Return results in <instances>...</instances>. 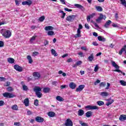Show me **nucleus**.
Returning a JSON list of instances; mask_svg holds the SVG:
<instances>
[{
  "label": "nucleus",
  "instance_id": "f257e3e1",
  "mask_svg": "<svg viewBox=\"0 0 126 126\" xmlns=\"http://www.w3.org/2000/svg\"><path fill=\"white\" fill-rule=\"evenodd\" d=\"M1 34L6 38H10V37H11V32H10L9 30L2 29L1 31Z\"/></svg>",
  "mask_w": 126,
  "mask_h": 126
},
{
  "label": "nucleus",
  "instance_id": "f03ea898",
  "mask_svg": "<svg viewBox=\"0 0 126 126\" xmlns=\"http://www.w3.org/2000/svg\"><path fill=\"white\" fill-rule=\"evenodd\" d=\"M2 95L4 98H8L9 99L15 97V95L14 94L8 92L3 93Z\"/></svg>",
  "mask_w": 126,
  "mask_h": 126
},
{
  "label": "nucleus",
  "instance_id": "7ed1b4c3",
  "mask_svg": "<svg viewBox=\"0 0 126 126\" xmlns=\"http://www.w3.org/2000/svg\"><path fill=\"white\" fill-rule=\"evenodd\" d=\"M102 19H106V16L101 14L99 17L95 20L97 23H101V21H102Z\"/></svg>",
  "mask_w": 126,
  "mask_h": 126
},
{
  "label": "nucleus",
  "instance_id": "20e7f679",
  "mask_svg": "<svg viewBox=\"0 0 126 126\" xmlns=\"http://www.w3.org/2000/svg\"><path fill=\"white\" fill-rule=\"evenodd\" d=\"M65 126H73V123L70 120V119H67L65 122Z\"/></svg>",
  "mask_w": 126,
  "mask_h": 126
},
{
  "label": "nucleus",
  "instance_id": "39448f33",
  "mask_svg": "<svg viewBox=\"0 0 126 126\" xmlns=\"http://www.w3.org/2000/svg\"><path fill=\"white\" fill-rule=\"evenodd\" d=\"M86 109H88L89 110H98L99 108L97 106H91L88 105L85 107Z\"/></svg>",
  "mask_w": 126,
  "mask_h": 126
},
{
  "label": "nucleus",
  "instance_id": "423d86ee",
  "mask_svg": "<svg viewBox=\"0 0 126 126\" xmlns=\"http://www.w3.org/2000/svg\"><path fill=\"white\" fill-rule=\"evenodd\" d=\"M74 18H75V16L73 15H70L66 18V20L67 21H70V22H72L73 20H74Z\"/></svg>",
  "mask_w": 126,
  "mask_h": 126
},
{
  "label": "nucleus",
  "instance_id": "0eeeda50",
  "mask_svg": "<svg viewBox=\"0 0 126 126\" xmlns=\"http://www.w3.org/2000/svg\"><path fill=\"white\" fill-rule=\"evenodd\" d=\"M14 68L17 70V71H19V72H21V71L23 70L22 67L18 65H14Z\"/></svg>",
  "mask_w": 126,
  "mask_h": 126
},
{
  "label": "nucleus",
  "instance_id": "6e6552de",
  "mask_svg": "<svg viewBox=\"0 0 126 126\" xmlns=\"http://www.w3.org/2000/svg\"><path fill=\"white\" fill-rule=\"evenodd\" d=\"M74 7H76V8H79V9H81L82 11H84V10H85L84 7L79 4H74Z\"/></svg>",
  "mask_w": 126,
  "mask_h": 126
},
{
  "label": "nucleus",
  "instance_id": "1a4fd4ad",
  "mask_svg": "<svg viewBox=\"0 0 126 126\" xmlns=\"http://www.w3.org/2000/svg\"><path fill=\"white\" fill-rule=\"evenodd\" d=\"M84 87H85V86L84 85H80L78 88H76V92H80V91H82V90L84 89Z\"/></svg>",
  "mask_w": 126,
  "mask_h": 126
},
{
  "label": "nucleus",
  "instance_id": "9d476101",
  "mask_svg": "<svg viewBox=\"0 0 126 126\" xmlns=\"http://www.w3.org/2000/svg\"><path fill=\"white\" fill-rule=\"evenodd\" d=\"M22 4H23V5H31V4H32V1L30 0H28L23 1Z\"/></svg>",
  "mask_w": 126,
  "mask_h": 126
},
{
  "label": "nucleus",
  "instance_id": "9b49d317",
  "mask_svg": "<svg viewBox=\"0 0 126 126\" xmlns=\"http://www.w3.org/2000/svg\"><path fill=\"white\" fill-rule=\"evenodd\" d=\"M35 121L37 123H43V122H44V118L37 116L35 118Z\"/></svg>",
  "mask_w": 126,
  "mask_h": 126
},
{
  "label": "nucleus",
  "instance_id": "f8f14e48",
  "mask_svg": "<svg viewBox=\"0 0 126 126\" xmlns=\"http://www.w3.org/2000/svg\"><path fill=\"white\" fill-rule=\"evenodd\" d=\"M33 76L35 79H39V78H40V76H41L40 73H39L38 72H34L33 73Z\"/></svg>",
  "mask_w": 126,
  "mask_h": 126
},
{
  "label": "nucleus",
  "instance_id": "ddd939ff",
  "mask_svg": "<svg viewBox=\"0 0 126 126\" xmlns=\"http://www.w3.org/2000/svg\"><path fill=\"white\" fill-rule=\"evenodd\" d=\"M33 91L36 93L37 92H40V91H42V88H40L38 86H35L33 89Z\"/></svg>",
  "mask_w": 126,
  "mask_h": 126
},
{
  "label": "nucleus",
  "instance_id": "4468645a",
  "mask_svg": "<svg viewBox=\"0 0 126 126\" xmlns=\"http://www.w3.org/2000/svg\"><path fill=\"white\" fill-rule=\"evenodd\" d=\"M69 86L70 88H71V89H75L77 85H76L75 83H74L73 82H71V83H70Z\"/></svg>",
  "mask_w": 126,
  "mask_h": 126
},
{
  "label": "nucleus",
  "instance_id": "2eb2a0df",
  "mask_svg": "<svg viewBox=\"0 0 126 126\" xmlns=\"http://www.w3.org/2000/svg\"><path fill=\"white\" fill-rule=\"evenodd\" d=\"M111 63L112 64V66H114V67H115L116 69H119L120 66L116 63V62H115L114 61H111Z\"/></svg>",
  "mask_w": 126,
  "mask_h": 126
},
{
  "label": "nucleus",
  "instance_id": "dca6fc26",
  "mask_svg": "<svg viewBox=\"0 0 126 126\" xmlns=\"http://www.w3.org/2000/svg\"><path fill=\"white\" fill-rule=\"evenodd\" d=\"M47 115L49 117H50L51 118H54V117H56V113H55V112L53 111L49 112Z\"/></svg>",
  "mask_w": 126,
  "mask_h": 126
},
{
  "label": "nucleus",
  "instance_id": "f3484780",
  "mask_svg": "<svg viewBox=\"0 0 126 126\" xmlns=\"http://www.w3.org/2000/svg\"><path fill=\"white\" fill-rule=\"evenodd\" d=\"M95 15V13H93L92 14L90 15L89 16H88L87 17V20L88 22L90 21L91 18H93V17Z\"/></svg>",
  "mask_w": 126,
  "mask_h": 126
},
{
  "label": "nucleus",
  "instance_id": "a211bd4d",
  "mask_svg": "<svg viewBox=\"0 0 126 126\" xmlns=\"http://www.w3.org/2000/svg\"><path fill=\"white\" fill-rule=\"evenodd\" d=\"M94 60V54L93 53L91 54L90 56L88 58V61L89 62H92Z\"/></svg>",
  "mask_w": 126,
  "mask_h": 126
},
{
  "label": "nucleus",
  "instance_id": "6ab92c4d",
  "mask_svg": "<svg viewBox=\"0 0 126 126\" xmlns=\"http://www.w3.org/2000/svg\"><path fill=\"white\" fill-rule=\"evenodd\" d=\"M24 104L26 107L29 106V98H26L24 100Z\"/></svg>",
  "mask_w": 126,
  "mask_h": 126
},
{
  "label": "nucleus",
  "instance_id": "aec40b11",
  "mask_svg": "<svg viewBox=\"0 0 126 126\" xmlns=\"http://www.w3.org/2000/svg\"><path fill=\"white\" fill-rule=\"evenodd\" d=\"M80 33H81V31H80V30H79V29H78L77 33L74 36L75 38H78L79 37H81V34H80Z\"/></svg>",
  "mask_w": 126,
  "mask_h": 126
},
{
  "label": "nucleus",
  "instance_id": "412c9836",
  "mask_svg": "<svg viewBox=\"0 0 126 126\" xmlns=\"http://www.w3.org/2000/svg\"><path fill=\"white\" fill-rule=\"evenodd\" d=\"M78 116H83L84 115V110L82 109H79L78 111Z\"/></svg>",
  "mask_w": 126,
  "mask_h": 126
},
{
  "label": "nucleus",
  "instance_id": "4be33fe9",
  "mask_svg": "<svg viewBox=\"0 0 126 126\" xmlns=\"http://www.w3.org/2000/svg\"><path fill=\"white\" fill-rule=\"evenodd\" d=\"M100 95L102 96V97H107L109 96V94L106 92H103L101 93Z\"/></svg>",
  "mask_w": 126,
  "mask_h": 126
},
{
  "label": "nucleus",
  "instance_id": "5701e85b",
  "mask_svg": "<svg viewBox=\"0 0 126 126\" xmlns=\"http://www.w3.org/2000/svg\"><path fill=\"white\" fill-rule=\"evenodd\" d=\"M111 23L112 21H111L110 20L107 21L104 25V27H105V28H108Z\"/></svg>",
  "mask_w": 126,
  "mask_h": 126
},
{
  "label": "nucleus",
  "instance_id": "b1692460",
  "mask_svg": "<svg viewBox=\"0 0 126 126\" xmlns=\"http://www.w3.org/2000/svg\"><path fill=\"white\" fill-rule=\"evenodd\" d=\"M120 121H126V115H122L120 116L119 118Z\"/></svg>",
  "mask_w": 126,
  "mask_h": 126
},
{
  "label": "nucleus",
  "instance_id": "393cba45",
  "mask_svg": "<svg viewBox=\"0 0 126 126\" xmlns=\"http://www.w3.org/2000/svg\"><path fill=\"white\" fill-rule=\"evenodd\" d=\"M53 29H54V27L50 26H46L45 28V31H49V30H53Z\"/></svg>",
  "mask_w": 126,
  "mask_h": 126
},
{
  "label": "nucleus",
  "instance_id": "a878e982",
  "mask_svg": "<svg viewBox=\"0 0 126 126\" xmlns=\"http://www.w3.org/2000/svg\"><path fill=\"white\" fill-rule=\"evenodd\" d=\"M50 90H51V89H50V88L46 87L43 88V91L44 93H49V92H50Z\"/></svg>",
  "mask_w": 126,
  "mask_h": 126
},
{
  "label": "nucleus",
  "instance_id": "bb28decb",
  "mask_svg": "<svg viewBox=\"0 0 126 126\" xmlns=\"http://www.w3.org/2000/svg\"><path fill=\"white\" fill-rule=\"evenodd\" d=\"M56 100L59 101V102H63V98L61 96L58 95L56 96Z\"/></svg>",
  "mask_w": 126,
  "mask_h": 126
},
{
  "label": "nucleus",
  "instance_id": "cd10ccee",
  "mask_svg": "<svg viewBox=\"0 0 126 126\" xmlns=\"http://www.w3.org/2000/svg\"><path fill=\"white\" fill-rule=\"evenodd\" d=\"M92 114H93L92 111H88L86 113V117H87V118H90V117L92 116Z\"/></svg>",
  "mask_w": 126,
  "mask_h": 126
},
{
  "label": "nucleus",
  "instance_id": "c85d7f7f",
  "mask_svg": "<svg viewBox=\"0 0 126 126\" xmlns=\"http://www.w3.org/2000/svg\"><path fill=\"white\" fill-rule=\"evenodd\" d=\"M7 61L9 63H14L15 60L13 58H9L7 59Z\"/></svg>",
  "mask_w": 126,
  "mask_h": 126
},
{
  "label": "nucleus",
  "instance_id": "c756f323",
  "mask_svg": "<svg viewBox=\"0 0 126 126\" xmlns=\"http://www.w3.org/2000/svg\"><path fill=\"white\" fill-rule=\"evenodd\" d=\"M97 39L98 41H101L102 42H105V41H106V38L101 36H98Z\"/></svg>",
  "mask_w": 126,
  "mask_h": 126
},
{
  "label": "nucleus",
  "instance_id": "7c9ffc66",
  "mask_svg": "<svg viewBox=\"0 0 126 126\" xmlns=\"http://www.w3.org/2000/svg\"><path fill=\"white\" fill-rule=\"evenodd\" d=\"M51 54L54 56V57H58V53H57L55 49H51Z\"/></svg>",
  "mask_w": 126,
  "mask_h": 126
},
{
  "label": "nucleus",
  "instance_id": "2f4dec72",
  "mask_svg": "<svg viewBox=\"0 0 126 126\" xmlns=\"http://www.w3.org/2000/svg\"><path fill=\"white\" fill-rule=\"evenodd\" d=\"M27 59L29 61V63H33V60H32V58L30 55L27 56Z\"/></svg>",
  "mask_w": 126,
  "mask_h": 126
},
{
  "label": "nucleus",
  "instance_id": "473e14b6",
  "mask_svg": "<svg viewBox=\"0 0 126 126\" xmlns=\"http://www.w3.org/2000/svg\"><path fill=\"white\" fill-rule=\"evenodd\" d=\"M11 109L15 111H18V106H17V105L15 104L11 107Z\"/></svg>",
  "mask_w": 126,
  "mask_h": 126
},
{
  "label": "nucleus",
  "instance_id": "72a5a7b5",
  "mask_svg": "<svg viewBox=\"0 0 126 126\" xmlns=\"http://www.w3.org/2000/svg\"><path fill=\"white\" fill-rule=\"evenodd\" d=\"M35 94L37 97H38V98H41V97H42L43 95L42 94V93H41V92H37V93H35Z\"/></svg>",
  "mask_w": 126,
  "mask_h": 126
},
{
  "label": "nucleus",
  "instance_id": "f704fd0d",
  "mask_svg": "<svg viewBox=\"0 0 126 126\" xmlns=\"http://www.w3.org/2000/svg\"><path fill=\"white\" fill-rule=\"evenodd\" d=\"M47 35L48 36H53V35H55V32L52 31H49L47 32Z\"/></svg>",
  "mask_w": 126,
  "mask_h": 126
},
{
  "label": "nucleus",
  "instance_id": "c9c22d12",
  "mask_svg": "<svg viewBox=\"0 0 126 126\" xmlns=\"http://www.w3.org/2000/svg\"><path fill=\"white\" fill-rule=\"evenodd\" d=\"M95 8L96 9V10H97V11H103V8H102V7L100 6H97L95 7Z\"/></svg>",
  "mask_w": 126,
  "mask_h": 126
},
{
  "label": "nucleus",
  "instance_id": "e433bc0d",
  "mask_svg": "<svg viewBox=\"0 0 126 126\" xmlns=\"http://www.w3.org/2000/svg\"><path fill=\"white\" fill-rule=\"evenodd\" d=\"M120 83L122 86H126V82L124 80H120Z\"/></svg>",
  "mask_w": 126,
  "mask_h": 126
},
{
  "label": "nucleus",
  "instance_id": "4c0bfd02",
  "mask_svg": "<svg viewBox=\"0 0 126 126\" xmlns=\"http://www.w3.org/2000/svg\"><path fill=\"white\" fill-rule=\"evenodd\" d=\"M96 103L98 106H103V105L104 104V102L101 100L97 101Z\"/></svg>",
  "mask_w": 126,
  "mask_h": 126
},
{
  "label": "nucleus",
  "instance_id": "58836bf2",
  "mask_svg": "<svg viewBox=\"0 0 126 126\" xmlns=\"http://www.w3.org/2000/svg\"><path fill=\"white\" fill-rule=\"evenodd\" d=\"M59 12L60 13H62V16L61 17V18H64V16H65V13H64V12H63V11H62V10H60L59 11Z\"/></svg>",
  "mask_w": 126,
  "mask_h": 126
},
{
  "label": "nucleus",
  "instance_id": "ea45409f",
  "mask_svg": "<svg viewBox=\"0 0 126 126\" xmlns=\"http://www.w3.org/2000/svg\"><path fill=\"white\" fill-rule=\"evenodd\" d=\"M39 21H40V22H43V21H44V20H45V16H42L41 17H40L39 19H38Z\"/></svg>",
  "mask_w": 126,
  "mask_h": 126
},
{
  "label": "nucleus",
  "instance_id": "a19ab883",
  "mask_svg": "<svg viewBox=\"0 0 126 126\" xmlns=\"http://www.w3.org/2000/svg\"><path fill=\"white\" fill-rule=\"evenodd\" d=\"M79 124H81V125L82 126H88V125H87V124L85 123H83L82 121H80L79 122Z\"/></svg>",
  "mask_w": 126,
  "mask_h": 126
},
{
  "label": "nucleus",
  "instance_id": "79ce46f5",
  "mask_svg": "<svg viewBox=\"0 0 126 126\" xmlns=\"http://www.w3.org/2000/svg\"><path fill=\"white\" fill-rule=\"evenodd\" d=\"M6 90L8 92H11V91H13V88L11 87H9L6 88Z\"/></svg>",
  "mask_w": 126,
  "mask_h": 126
},
{
  "label": "nucleus",
  "instance_id": "37998d69",
  "mask_svg": "<svg viewBox=\"0 0 126 126\" xmlns=\"http://www.w3.org/2000/svg\"><path fill=\"white\" fill-rule=\"evenodd\" d=\"M23 90L24 91H27V90H28V87H27V86L24 85H23Z\"/></svg>",
  "mask_w": 126,
  "mask_h": 126
},
{
  "label": "nucleus",
  "instance_id": "c03bdc74",
  "mask_svg": "<svg viewBox=\"0 0 126 126\" xmlns=\"http://www.w3.org/2000/svg\"><path fill=\"white\" fill-rule=\"evenodd\" d=\"M100 87H105L106 86V83L105 82H101L99 84Z\"/></svg>",
  "mask_w": 126,
  "mask_h": 126
},
{
  "label": "nucleus",
  "instance_id": "a18cd8bd",
  "mask_svg": "<svg viewBox=\"0 0 126 126\" xmlns=\"http://www.w3.org/2000/svg\"><path fill=\"white\" fill-rule=\"evenodd\" d=\"M34 105L35 106H39V100L38 99H35L34 100Z\"/></svg>",
  "mask_w": 126,
  "mask_h": 126
},
{
  "label": "nucleus",
  "instance_id": "49530a36",
  "mask_svg": "<svg viewBox=\"0 0 126 126\" xmlns=\"http://www.w3.org/2000/svg\"><path fill=\"white\" fill-rule=\"evenodd\" d=\"M112 26H113V27H115L116 28H119V27H120V25H119L118 24L113 23L112 24Z\"/></svg>",
  "mask_w": 126,
  "mask_h": 126
},
{
  "label": "nucleus",
  "instance_id": "de8ad7c7",
  "mask_svg": "<svg viewBox=\"0 0 126 126\" xmlns=\"http://www.w3.org/2000/svg\"><path fill=\"white\" fill-rule=\"evenodd\" d=\"M114 103V99L111 100V101H109L106 103V106H110V105H111V104H113Z\"/></svg>",
  "mask_w": 126,
  "mask_h": 126
},
{
  "label": "nucleus",
  "instance_id": "09e8293b",
  "mask_svg": "<svg viewBox=\"0 0 126 126\" xmlns=\"http://www.w3.org/2000/svg\"><path fill=\"white\" fill-rule=\"evenodd\" d=\"M98 69H99V66H98V64H96L95 65V67H94V71H95V72H97Z\"/></svg>",
  "mask_w": 126,
  "mask_h": 126
},
{
  "label": "nucleus",
  "instance_id": "8fccbe9b",
  "mask_svg": "<svg viewBox=\"0 0 126 126\" xmlns=\"http://www.w3.org/2000/svg\"><path fill=\"white\" fill-rule=\"evenodd\" d=\"M35 39H36V36H32V37H31V38L30 39L31 43H32L33 41H35Z\"/></svg>",
  "mask_w": 126,
  "mask_h": 126
},
{
  "label": "nucleus",
  "instance_id": "3c124183",
  "mask_svg": "<svg viewBox=\"0 0 126 126\" xmlns=\"http://www.w3.org/2000/svg\"><path fill=\"white\" fill-rule=\"evenodd\" d=\"M39 55V52H34L32 53V56L33 57H36V56Z\"/></svg>",
  "mask_w": 126,
  "mask_h": 126
},
{
  "label": "nucleus",
  "instance_id": "603ef678",
  "mask_svg": "<svg viewBox=\"0 0 126 126\" xmlns=\"http://www.w3.org/2000/svg\"><path fill=\"white\" fill-rule=\"evenodd\" d=\"M14 126H21V124H20V122H16L14 123Z\"/></svg>",
  "mask_w": 126,
  "mask_h": 126
},
{
  "label": "nucleus",
  "instance_id": "864d4df0",
  "mask_svg": "<svg viewBox=\"0 0 126 126\" xmlns=\"http://www.w3.org/2000/svg\"><path fill=\"white\" fill-rule=\"evenodd\" d=\"M6 79L3 77H0V81H5Z\"/></svg>",
  "mask_w": 126,
  "mask_h": 126
},
{
  "label": "nucleus",
  "instance_id": "5fc2aeb1",
  "mask_svg": "<svg viewBox=\"0 0 126 126\" xmlns=\"http://www.w3.org/2000/svg\"><path fill=\"white\" fill-rule=\"evenodd\" d=\"M120 1L121 2V4H123V5H124L126 3V0H120Z\"/></svg>",
  "mask_w": 126,
  "mask_h": 126
},
{
  "label": "nucleus",
  "instance_id": "6e6d98bb",
  "mask_svg": "<svg viewBox=\"0 0 126 126\" xmlns=\"http://www.w3.org/2000/svg\"><path fill=\"white\" fill-rule=\"evenodd\" d=\"M64 10L65 11H68V12H70V11H72V9H69L68 8H64Z\"/></svg>",
  "mask_w": 126,
  "mask_h": 126
},
{
  "label": "nucleus",
  "instance_id": "4d7b16f0",
  "mask_svg": "<svg viewBox=\"0 0 126 126\" xmlns=\"http://www.w3.org/2000/svg\"><path fill=\"white\" fill-rule=\"evenodd\" d=\"M4 105V102L2 100H0V107Z\"/></svg>",
  "mask_w": 126,
  "mask_h": 126
},
{
  "label": "nucleus",
  "instance_id": "13d9d810",
  "mask_svg": "<svg viewBox=\"0 0 126 126\" xmlns=\"http://www.w3.org/2000/svg\"><path fill=\"white\" fill-rule=\"evenodd\" d=\"M114 71H116V72H120L121 73H123V71H122L121 70L119 69H116L115 70H114Z\"/></svg>",
  "mask_w": 126,
  "mask_h": 126
},
{
  "label": "nucleus",
  "instance_id": "bf43d9fd",
  "mask_svg": "<svg viewBox=\"0 0 126 126\" xmlns=\"http://www.w3.org/2000/svg\"><path fill=\"white\" fill-rule=\"evenodd\" d=\"M4 45V43H3V41H0V47H3V46Z\"/></svg>",
  "mask_w": 126,
  "mask_h": 126
},
{
  "label": "nucleus",
  "instance_id": "052dcab7",
  "mask_svg": "<svg viewBox=\"0 0 126 126\" xmlns=\"http://www.w3.org/2000/svg\"><path fill=\"white\" fill-rule=\"evenodd\" d=\"M81 49L83 51H87V48H86V47H81Z\"/></svg>",
  "mask_w": 126,
  "mask_h": 126
},
{
  "label": "nucleus",
  "instance_id": "680f3d73",
  "mask_svg": "<svg viewBox=\"0 0 126 126\" xmlns=\"http://www.w3.org/2000/svg\"><path fill=\"white\" fill-rule=\"evenodd\" d=\"M85 28H86V29H89V28H90L89 25H88V24H85Z\"/></svg>",
  "mask_w": 126,
  "mask_h": 126
},
{
  "label": "nucleus",
  "instance_id": "e2e57ef3",
  "mask_svg": "<svg viewBox=\"0 0 126 126\" xmlns=\"http://www.w3.org/2000/svg\"><path fill=\"white\" fill-rule=\"evenodd\" d=\"M98 83H100V80H97L95 82H94V85H97Z\"/></svg>",
  "mask_w": 126,
  "mask_h": 126
},
{
  "label": "nucleus",
  "instance_id": "0e129e2a",
  "mask_svg": "<svg viewBox=\"0 0 126 126\" xmlns=\"http://www.w3.org/2000/svg\"><path fill=\"white\" fill-rule=\"evenodd\" d=\"M27 115H28V116H30V115H32V112H31V111L28 110L27 111Z\"/></svg>",
  "mask_w": 126,
  "mask_h": 126
},
{
  "label": "nucleus",
  "instance_id": "69168bd1",
  "mask_svg": "<svg viewBox=\"0 0 126 126\" xmlns=\"http://www.w3.org/2000/svg\"><path fill=\"white\" fill-rule=\"evenodd\" d=\"M62 4H65V0H60Z\"/></svg>",
  "mask_w": 126,
  "mask_h": 126
},
{
  "label": "nucleus",
  "instance_id": "338daca9",
  "mask_svg": "<svg viewBox=\"0 0 126 126\" xmlns=\"http://www.w3.org/2000/svg\"><path fill=\"white\" fill-rule=\"evenodd\" d=\"M124 52L126 50V45H125L123 47L121 48Z\"/></svg>",
  "mask_w": 126,
  "mask_h": 126
},
{
  "label": "nucleus",
  "instance_id": "774afa93",
  "mask_svg": "<svg viewBox=\"0 0 126 126\" xmlns=\"http://www.w3.org/2000/svg\"><path fill=\"white\" fill-rule=\"evenodd\" d=\"M93 45H94V46H98V43L97 42L94 41L93 42Z\"/></svg>",
  "mask_w": 126,
  "mask_h": 126
}]
</instances>
